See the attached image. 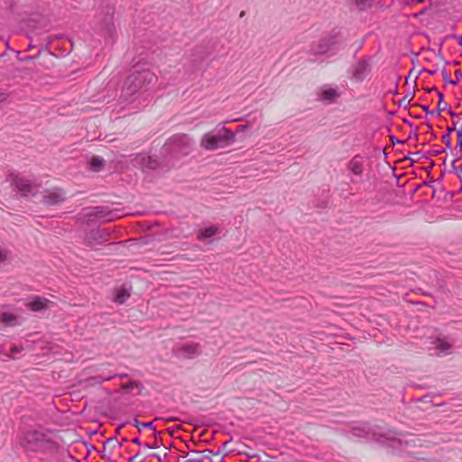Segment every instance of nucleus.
Returning <instances> with one entry per match:
<instances>
[{"mask_svg": "<svg viewBox=\"0 0 462 462\" xmlns=\"http://www.w3.org/2000/svg\"><path fill=\"white\" fill-rule=\"evenodd\" d=\"M413 2H416V3H422L424 2L425 0H412Z\"/></svg>", "mask_w": 462, "mask_h": 462, "instance_id": "nucleus-48", "label": "nucleus"}, {"mask_svg": "<svg viewBox=\"0 0 462 462\" xmlns=\"http://www.w3.org/2000/svg\"><path fill=\"white\" fill-rule=\"evenodd\" d=\"M177 354L187 359H192L201 354V347L198 343H187L180 346Z\"/></svg>", "mask_w": 462, "mask_h": 462, "instance_id": "nucleus-11", "label": "nucleus"}, {"mask_svg": "<svg viewBox=\"0 0 462 462\" xmlns=\"http://www.w3.org/2000/svg\"><path fill=\"white\" fill-rule=\"evenodd\" d=\"M157 76L150 70H143L131 74L125 80L123 88V96L127 98L134 96L142 88L153 85Z\"/></svg>", "mask_w": 462, "mask_h": 462, "instance_id": "nucleus-1", "label": "nucleus"}, {"mask_svg": "<svg viewBox=\"0 0 462 462\" xmlns=\"http://www.w3.org/2000/svg\"><path fill=\"white\" fill-rule=\"evenodd\" d=\"M430 115H437V109L434 111V110H431L430 111Z\"/></svg>", "mask_w": 462, "mask_h": 462, "instance_id": "nucleus-47", "label": "nucleus"}, {"mask_svg": "<svg viewBox=\"0 0 462 462\" xmlns=\"http://www.w3.org/2000/svg\"><path fill=\"white\" fill-rule=\"evenodd\" d=\"M339 94L336 88H326L321 90L319 99L324 102L332 103Z\"/></svg>", "mask_w": 462, "mask_h": 462, "instance_id": "nucleus-14", "label": "nucleus"}, {"mask_svg": "<svg viewBox=\"0 0 462 462\" xmlns=\"http://www.w3.org/2000/svg\"><path fill=\"white\" fill-rule=\"evenodd\" d=\"M422 71H423V72H427V73H429L430 75H435V74H436V72H437L436 70H431V69H423L421 70V72H422Z\"/></svg>", "mask_w": 462, "mask_h": 462, "instance_id": "nucleus-38", "label": "nucleus"}, {"mask_svg": "<svg viewBox=\"0 0 462 462\" xmlns=\"http://www.w3.org/2000/svg\"><path fill=\"white\" fill-rule=\"evenodd\" d=\"M338 40L336 34L328 35L311 46V52L315 55L324 54L333 50Z\"/></svg>", "mask_w": 462, "mask_h": 462, "instance_id": "nucleus-5", "label": "nucleus"}, {"mask_svg": "<svg viewBox=\"0 0 462 462\" xmlns=\"http://www.w3.org/2000/svg\"><path fill=\"white\" fill-rule=\"evenodd\" d=\"M192 454H201V456H197L194 457L189 458L186 462H204L206 459H211V456L214 455L213 451L210 449H205L203 451L191 450Z\"/></svg>", "mask_w": 462, "mask_h": 462, "instance_id": "nucleus-17", "label": "nucleus"}, {"mask_svg": "<svg viewBox=\"0 0 462 462\" xmlns=\"http://www.w3.org/2000/svg\"><path fill=\"white\" fill-rule=\"evenodd\" d=\"M110 234L111 233L108 229H92L86 235V243L89 246L101 245L102 243L108 241Z\"/></svg>", "mask_w": 462, "mask_h": 462, "instance_id": "nucleus-7", "label": "nucleus"}, {"mask_svg": "<svg viewBox=\"0 0 462 462\" xmlns=\"http://www.w3.org/2000/svg\"><path fill=\"white\" fill-rule=\"evenodd\" d=\"M352 69V78L358 81L362 82L371 72V65L369 60L366 58H362L356 64H354L351 68Z\"/></svg>", "mask_w": 462, "mask_h": 462, "instance_id": "nucleus-6", "label": "nucleus"}, {"mask_svg": "<svg viewBox=\"0 0 462 462\" xmlns=\"http://www.w3.org/2000/svg\"><path fill=\"white\" fill-rule=\"evenodd\" d=\"M422 109L423 111L426 113V114H430V111L429 106H422Z\"/></svg>", "mask_w": 462, "mask_h": 462, "instance_id": "nucleus-42", "label": "nucleus"}, {"mask_svg": "<svg viewBox=\"0 0 462 462\" xmlns=\"http://www.w3.org/2000/svg\"><path fill=\"white\" fill-rule=\"evenodd\" d=\"M243 16H245V12H241V14H240V17H243Z\"/></svg>", "mask_w": 462, "mask_h": 462, "instance_id": "nucleus-49", "label": "nucleus"}, {"mask_svg": "<svg viewBox=\"0 0 462 462\" xmlns=\"http://www.w3.org/2000/svg\"><path fill=\"white\" fill-rule=\"evenodd\" d=\"M457 177L459 178L460 182L462 184V166L459 167Z\"/></svg>", "mask_w": 462, "mask_h": 462, "instance_id": "nucleus-43", "label": "nucleus"}, {"mask_svg": "<svg viewBox=\"0 0 462 462\" xmlns=\"http://www.w3.org/2000/svg\"><path fill=\"white\" fill-rule=\"evenodd\" d=\"M441 74H442V78H443V80L447 83V84H450V85H453V86H456L457 85V80H453L451 79L449 77H448V71L446 69H443L441 70Z\"/></svg>", "mask_w": 462, "mask_h": 462, "instance_id": "nucleus-27", "label": "nucleus"}, {"mask_svg": "<svg viewBox=\"0 0 462 462\" xmlns=\"http://www.w3.org/2000/svg\"><path fill=\"white\" fill-rule=\"evenodd\" d=\"M413 97H414V92H413V91H409V92L404 96V97H405L406 99H408V101H410V102L412 100Z\"/></svg>", "mask_w": 462, "mask_h": 462, "instance_id": "nucleus-36", "label": "nucleus"}, {"mask_svg": "<svg viewBox=\"0 0 462 462\" xmlns=\"http://www.w3.org/2000/svg\"><path fill=\"white\" fill-rule=\"evenodd\" d=\"M105 162L102 158L98 156L92 157L90 161V168L94 171H99L104 167Z\"/></svg>", "mask_w": 462, "mask_h": 462, "instance_id": "nucleus-20", "label": "nucleus"}, {"mask_svg": "<svg viewBox=\"0 0 462 462\" xmlns=\"http://www.w3.org/2000/svg\"><path fill=\"white\" fill-rule=\"evenodd\" d=\"M97 28L104 34L112 38L116 32L114 24V8L112 6H106L102 13L97 16Z\"/></svg>", "mask_w": 462, "mask_h": 462, "instance_id": "nucleus-4", "label": "nucleus"}, {"mask_svg": "<svg viewBox=\"0 0 462 462\" xmlns=\"http://www.w3.org/2000/svg\"><path fill=\"white\" fill-rule=\"evenodd\" d=\"M422 158H428L427 153H423L421 151L410 152L406 159L410 160L412 162H417Z\"/></svg>", "mask_w": 462, "mask_h": 462, "instance_id": "nucleus-22", "label": "nucleus"}, {"mask_svg": "<svg viewBox=\"0 0 462 462\" xmlns=\"http://www.w3.org/2000/svg\"><path fill=\"white\" fill-rule=\"evenodd\" d=\"M18 351H19V350H18V348H17V347H14V348H12V352H13V353H17Z\"/></svg>", "mask_w": 462, "mask_h": 462, "instance_id": "nucleus-45", "label": "nucleus"}, {"mask_svg": "<svg viewBox=\"0 0 462 462\" xmlns=\"http://www.w3.org/2000/svg\"><path fill=\"white\" fill-rule=\"evenodd\" d=\"M410 101H408V99H406L404 97L399 100L398 102V106L400 107H403V108H407L409 106H410Z\"/></svg>", "mask_w": 462, "mask_h": 462, "instance_id": "nucleus-30", "label": "nucleus"}, {"mask_svg": "<svg viewBox=\"0 0 462 462\" xmlns=\"http://www.w3.org/2000/svg\"><path fill=\"white\" fill-rule=\"evenodd\" d=\"M439 104L437 106V115L439 116L441 111L447 110L451 117H457V114L451 110L448 104L444 103V95L442 92H438Z\"/></svg>", "mask_w": 462, "mask_h": 462, "instance_id": "nucleus-18", "label": "nucleus"}, {"mask_svg": "<svg viewBox=\"0 0 462 462\" xmlns=\"http://www.w3.org/2000/svg\"><path fill=\"white\" fill-rule=\"evenodd\" d=\"M8 97V94L3 91H0V103L5 102Z\"/></svg>", "mask_w": 462, "mask_h": 462, "instance_id": "nucleus-34", "label": "nucleus"}, {"mask_svg": "<svg viewBox=\"0 0 462 462\" xmlns=\"http://www.w3.org/2000/svg\"><path fill=\"white\" fill-rule=\"evenodd\" d=\"M163 420H164L165 421H167V422H169V421H176V420H178V419H177V418H175V417H169V418H165V419H163Z\"/></svg>", "mask_w": 462, "mask_h": 462, "instance_id": "nucleus-41", "label": "nucleus"}, {"mask_svg": "<svg viewBox=\"0 0 462 462\" xmlns=\"http://www.w3.org/2000/svg\"><path fill=\"white\" fill-rule=\"evenodd\" d=\"M356 8L364 11L372 6L374 0H351Z\"/></svg>", "mask_w": 462, "mask_h": 462, "instance_id": "nucleus-21", "label": "nucleus"}, {"mask_svg": "<svg viewBox=\"0 0 462 462\" xmlns=\"http://www.w3.org/2000/svg\"><path fill=\"white\" fill-rule=\"evenodd\" d=\"M137 159L143 168L153 170L159 166V162L151 156L139 155Z\"/></svg>", "mask_w": 462, "mask_h": 462, "instance_id": "nucleus-15", "label": "nucleus"}, {"mask_svg": "<svg viewBox=\"0 0 462 462\" xmlns=\"http://www.w3.org/2000/svg\"><path fill=\"white\" fill-rule=\"evenodd\" d=\"M430 344L433 345L435 349L439 351L437 354L439 356L448 355L452 347V344L449 343L445 337H431Z\"/></svg>", "mask_w": 462, "mask_h": 462, "instance_id": "nucleus-12", "label": "nucleus"}, {"mask_svg": "<svg viewBox=\"0 0 462 462\" xmlns=\"http://www.w3.org/2000/svg\"><path fill=\"white\" fill-rule=\"evenodd\" d=\"M66 199V194L60 188L47 189L42 197V203L46 206H56Z\"/></svg>", "mask_w": 462, "mask_h": 462, "instance_id": "nucleus-8", "label": "nucleus"}, {"mask_svg": "<svg viewBox=\"0 0 462 462\" xmlns=\"http://www.w3.org/2000/svg\"><path fill=\"white\" fill-rule=\"evenodd\" d=\"M134 456H136V458L140 456V452L138 451Z\"/></svg>", "mask_w": 462, "mask_h": 462, "instance_id": "nucleus-50", "label": "nucleus"}, {"mask_svg": "<svg viewBox=\"0 0 462 462\" xmlns=\"http://www.w3.org/2000/svg\"><path fill=\"white\" fill-rule=\"evenodd\" d=\"M129 297L130 294L126 290H120L116 296V301L119 304H123Z\"/></svg>", "mask_w": 462, "mask_h": 462, "instance_id": "nucleus-23", "label": "nucleus"}, {"mask_svg": "<svg viewBox=\"0 0 462 462\" xmlns=\"http://www.w3.org/2000/svg\"><path fill=\"white\" fill-rule=\"evenodd\" d=\"M193 142L185 134L170 138L162 148V153L171 158L185 156L192 150Z\"/></svg>", "mask_w": 462, "mask_h": 462, "instance_id": "nucleus-2", "label": "nucleus"}, {"mask_svg": "<svg viewBox=\"0 0 462 462\" xmlns=\"http://www.w3.org/2000/svg\"><path fill=\"white\" fill-rule=\"evenodd\" d=\"M431 91H437V88H431L428 90V92H431Z\"/></svg>", "mask_w": 462, "mask_h": 462, "instance_id": "nucleus-46", "label": "nucleus"}, {"mask_svg": "<svg viewBox=\"0 0 462 462\" xmlns=\"http://www.w3.org/2000/svg\"><path fill=\"white\" fill-rule=\"evenodd\" d=\"M25 439L27 441H31V440H42V435L37 431H32V432H28L25 436Z\"/></svg>", "mask_w": 462, "mask_h": 462, "instance_id": "nucleus-26", "label": "nucleus"}, {"mask_svg": "<svg viewBox=\"0 0 462 462\" xmlns=\"http://www.w3.org/2000/svg\"><path fill=\"white\" fill-rule=\"evenodd\" d=\"M89 216L103 219L106 222L113 221L119 217L117 210H112L108 206H100L93 208Z\"/></svg>", "mask_w": 462, "mask_h": 462, "instance_id": "nucleus-10", "label": "nucleus"}, {"mask_svg": "<svg viewBox=\"0 0 462 462\" xmlns=\"http://www.w3.org/2000/svg\"><path fill=\"white\" fill-rule=\"evenodd\" d=\"M459 160V158H455L453 161H452V163H451V167H452V171L456 172L457 175L458 174V170H459V167H456L455 163L456 162H457Z\"/></svg>", "mask_w": 462, "mask_h": 462, "instance_id": "nucleus-32", "label": "nucleus"}, {"mask_svg": "<svg viewBox=\"0 0 462 462\" xmlns=\"http://www.w3.org/2000/svg\"><path fill=\"white\" fill-rule=\"evenodd\" d=\"M138 462H143V461H138Z\"/></svg>", "mask_w": 462, "mask_h": 462, "instance_id": "nucleus-52", "label": "nucleus"}, {"mask_svg": "<svg viewBox=\"0 0 462 462\" xmlns=\"http://www.w3.org/2000/svg\"><path fill=\"white\" fill-rule=\"evenodd\" d=\"M109 462H116L115 460H113L112 458L109 457Z\"/></svg>", "mask_w": 462, "mask_h": 462, "instance_id": "nucleus-51", "label": "nucleus"}, {"mask_svg": "<svg viewBox=\"0 0 462 462\" xmlns=\"http://www.w3.org/2000/svg\"><path fill=\"white\" fill-rule=\"evenodd\" d=\"M105 445H111L115 448L116 447H120L121 443L117 439L111 438L105 442Z\"/></svg>", "mask_w": 462, "mask_h": 462, "instance_id": "nucleus-29", "label": "nucleus"}, {"mask_svg": "<svg viewBox=\"0 0 462 462\" xmlns=\"http://www.w3.org/2000/svg\"><path fill=\"white\" fill-rule=\"evenodd\" d=\"M12 183L23 196H28L29 194L34 195L37 191V186L32 185L29 180L21 176H15L13 179Z\"/></svg>", "mask_w": 462, "mask_h": 462, "instance_id": "nucleus-9", "label": "nucleus"}, {"mask_svg": "<svg viewBox=\"0 0 462 462\" xmlns=\"http://www.w3.org/2000/svg\"><path fill=\"white\" fill-rule=\"evenodd\" d=\"M149 456H150V457H155V458H157V459H158V461H160V462H161V461H162V459H163V458H162L159 454H157V453H152V454H150Z\"/></svg>", "mask_w": 462, "mask_h": 462, "instance_id": "nucleus-37", "label": "nucleus"}, {"mask_svg": "<svg viewBox=\"0 0 462 462\" xmlns=\"http://www.w3.org/2000/svg\"><path fill=\"white\" fill-rule=\"evenodd\" d=\"M10 252L6 249H0V263L5 262L9 257Z\"/></svg>", "mask_w": 462, "mask_h": 462, "instance_id": "nucleus-28", "label": "nucleus"}, {"mask_svg": "<svg viewBox=\"0 0 462 462\" xmlns=\"http://www.w3.org/2000/svg\"><path fill=\"white\" fill-rule=\"evenodd\" d=\"M455 75H456V77H457V81H458V80H460V79H462V73L460 72V70H457V71L455 72Z\"/></svg>", "mask_w": 462, "mask_h": 462, "instance_id": "nucleus-39", "label": "nucleus"}, {"mask_svg": "<svg viewBox=\"0 0 462 462\" xmlns=\"http://www.w3.org/2000/svg\"><path fill=\"white\" fill-rule=\"evenodd\" d=\"M1 321L5 325L14 326L15 321V317L11 313H3L1 316Z\"/></svg>", "mask_w": 462, "mask_h": 462, "instance_id": "nucleus-25", "label": "nucleus"}, {"mask_svg": "<svg viewBox=\"0 0 462 462\" xmlns=\"http://www.w3.org/2000/svg\"><path fill=\"white\" fill-rule=\"evenodd\" d=\"M144 447L148 448H159V445L157 444L156 441H154L153 443H145L144 444Z\"/></svg>", "mask_w": 462, "mask_h": 462, "instance_id": "nucleus-33", "label": "nucleus"}, {"mask_svg": "<svg viewBox=\"0 0 462 462\" xmlns=\"http://www.w3.org/2000/svg\"><path fill=\"white\" fill-rule=\"evenodd\" d=\"M134 425L138 429L139 431H142V430L144 428H149L153 430H155L152 421L140 422L137 419H134Z\"/></svg>", "mask_w": 462, "mask_h": 462, "instance_id": "nucleus-24", "label": "nucleus"}, {"mask_svg": "<svg viewBox=\"0 0 462 462\" xmlns=\"http://www.w3.org/2000/svg\"><path fill=\"white\" fill-rule=\"evenodd\" d=\"M218 231H219L218 227L215 226L207 227L203 231H201V233L199 235L198 238L199 240L210 238L213 236H215L216 234H217Z\"/></svg>", "mask_w": 462, "mask_h": 462, "instance_id": "nucleus-19", "label": "nucleus"}, {"mask_svg": "<svg viewBox=\"0 0 462 462\" xmlns=\"http://www.w3.org/2000/svg\"><path fill=\"white\" fill-rule=\"evenodd\" d=\"M50 301L45 298L35 297L31 302L28 303V307L32 311H41L47 308Z\"/></svg>", "mask_w": 462, "mask_h": 462, "instance_id": "nucleus-16", "label": "nucleus"}, {"mask_svg": "<svg viewBox=\"0 0 462 462\" xmlns=\"http://www.w3.org/2000/svg\"><path fill=\"white\" fill-rule=\"evenodd\" d=\"M347 169L356 176L362 175L364 171V161L360 155L354 156L347 163Z\"/></svg>", "mask_w": 462, "mask_h": 462, "instance_id": "nucleus-13", "label": "nucleus"}, {"mask_svg": "<svg viewBox=\"0 0 462 462\" xmlns=\"http://www.w3.org/2000/svg\"><path fill=\"white\" fill-rule=\"evenodd\" d=\"M132 442L136 445H141V440L139 438H135V439H132Z\"/></svg>", "mask_w": 462, "mask_h": 462, "instance_id": "nucleus-44", "label": "nucleus"}, {"mask_svg": "<svg viewBox=\"0 0 462 462\" xmlns=\"http://www.w3.org/2000/svg\"><path fill=\"white\" fill-rule=\"evenodd\" d=\"M452 37L455 38L457 41L458 44L462 47V36L457 37L456 35H453Z\"/></svg>", "mask_w": 462, "mask_h": 462, "instance_id": "nucleus-40", "label": "nucleus"}, {"mask_svg": "<svg viewBox=\"0 0 462 462\" xmlns=\"http://www.w3.org/2000/svg\"><path fill=\"white\" fill-rule=\"evenodd\" d=\"M390 140H391V143L394 145L396 143H403L404 142L403 141H400L398 140L394 135H392L390 137Z\"/></svg>", "mask_w": 462, "mask_h": 462, "instance_id": "nucleus-35", "label": "nucleus"}, {"mask_svg": "<svg viewBox=\"0 0 462 462\" xmlns=\"http://www.w3.org/2000/svg\"><path fill=\"white\" fill-rule=\"evenodd\" d=\"M234 133L222 127L215 132L205 134L201 138L200 144L206 150L214 151L227 147L234 142Z\"/></svg>", "mask_w": 462, "mask_h": 462, "instance_id": "nucleus-3", "label": "nucleus"}, {"mask_svg": "<svg viewBox=\"0 0 462 462\" xmlns=\"http://www.w3.org/2000/svg\"><path fill=\"white\" fill-rule=\"evenodd\" d=\"M446 150L445 149H440V148H436V149H433L432 151L430 152H427V155H432V156H435V155H438L439 153H442V152H445Z\"/></svg>", "mask_w": 462, "mask_h": 462, "instance_id": "nucleus-31", "label": "nucleus"}]
</instances>
